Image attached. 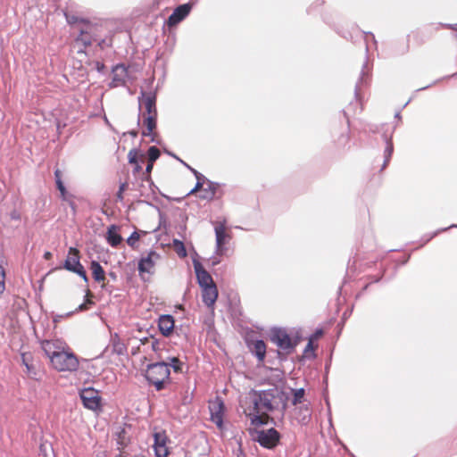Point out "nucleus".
<instances>
[{
    "label": "nucleus",
    "mask_w": 457,
    "mask_h": 457,
    "mask_svg": "<svg viewBox=\"0 0 457 457\" xmlns=\"http://www.w3.org/2000/svg\"><path fill=\"white\" fill-rule=\"evenodd\" d=\"M140 239V235L138 232L134 231L130 237L127 239L128 245L132 248H137V243Z\"/></svg>",
    "instance_id": "4c0bfd02"
},
{
    "label": "nucleus",
    "mask_w": 457,
    "mask_h": 457,
    "mask_svg": "<svg viewBox=\"0 0 457 457\" xmlns=\"http://www.w3.org/2000/svg\"><path fill=\"white\" fill-rule=\"evenodd\" d=\"M425 43L424 36L418 30H413L407 35V43L405 51H409L411 45L414 48H419Z\"/></svg>",
    "instance_id": "b1692460"
},
{
    "label": "nucleus",
    "mask_w": 457,
    "mask_h": 457,
    "mask_svg": "<svg viewBox=\"0 0 457 457\" xmlns=\"http://www.w3.org/2000/svg\"><path fill=\"white\" fill-rule=\"evenodd\" d=\"M170 371L169 364L164 361H157L147 365L145 378L157 391L162 390L170 383Z\"/></svg>",
    "instance_id": "7ed1b4c3"
},
{
    "label": "nucleus",
    "mask_w": 457,
    "mask_h": 457,
    "mask_svg": "<svg viewBox=\"0 0 457 457\" xmlns=\"http://www.w3.org/2000/svg\"><path fill=\"white\" fill-rule=\"evenodd\" d=\"M148 161L150 162H154L160 157V150L156 146H151L148 151Z\"/></svg>",
    "instance_id": "c9c22d12"
},
{
    "label": "nucleus",
    "mask_w": 457,
    "mask_h": 457,
    "mask_svg": "<svg viewBox=\"0 0 457 457\" xmlns=\"http://www.w3.org/2000/svg\"><path fill=\"white\" fill-rule=\"evenodd\" d=\"M323 335V331L321 329H318L315 331L314 334H312L310 337V339L313 340L314 342L317 341L320 337H321Z\"/></svg>",
    "instance_id": "c03bdc74"
},
{
    "label": "nucleus",
    "mask_w": 457,
    "mask_h": 457,
    "mask_svg": "<svg viewBox=\"0 0 457 457\" xmlns=\"http://www.w3.org/2000/svg\"><path fill=\"white\" fill-rule=\"evenodd\" d=\"M317 347H318V345H315L314 341L309 338L308 344L303 350V355L306 358L314 357L315 356L314 352L317 349Z\"/></svg>",
    "instance_id": "c756f323"
},
{
    "label": "nucleus",
    "mask_w": 457,
    "mask_h": 457,
    "mask_svg": "<svg viewBox=\"0 0 457 457\" xmlns=\"http://www.w3.org/2000/svg\"><path fill=\"white\" fill-rule=\"evenodd\" d=\"M66 21L71 25H76L78 29H79V27L81 26L80 21L83 20L82 18H79L74 14H71L68 12H65Z\"/></svg>",
    "instance_id": "72a5a7b5"
},
{
    "label": "nucleus",
    "mask_w": 457,
    "mask_h": 457,
    "mask_svg": "<svg viewBox=\"0 0 457 457\" xmlns=\"http://www.w3.org/2000/svg\"><path fill=\"white\" fill-rule=\"evenodd\" d=\"M79 251L75 247H70L63 268L69 271L80 276L85 281H87V276L83 265L80 263Z\"/></svg>",
    "instance_id": "423d86ee"
},
{
    "label": "nucleus",
    "mask_w": 457,
    "mask_h": 457,
    "mask_svg": "<svg viewBox=\"0 0 457 457\" xmlns=\"http://www.w3.org/2000/svg\"><path fill=\"white\" fill-rule=\"evenodd\" d=\"M52 256H53V255H52V253H51L50 252H46V253H44V258H45L46 260H50V259H52Z\"/></svg>",
    "instance_id": "09e8293b"
},
{
    "label": "nucleus",
    "mask_w": 457,
    "mask_h": 457,
    "mask_svg": "<svg viewBox=\"0 0 457 457\" xmlns=\"http://www.w3.org/2000/svg\"><path fill=\"white\" fill-rule=\"evenodd\" d=\"M157 124V116H145L143 117V126L145 129L142 131L144 137H150L154 140V130Z\"/></svg>",
    "instance_id": "5701e85b"
},
{
    "label": "nucleus",
    "mask_w": 457,
    "mask_h": 457,
    "mask_svg": "<svg viewBox=\"0 0 457 457\" xmlns=\"http://www.w3.org/2000/svg\"><path fill=\"white\" fill-rule=\"evenodd\" d=\"M109 349L112 352V353H115L118 356L125 355L127 352V347L125 344L120 339V337L117 335L112 338Z\"/></svg>",
    "instance_id": "393cba45"
},
{
    "label": "nucleus",
    "mask_w": 457,
    "mask_h": 457,
    "mask_svg": "<svg viewBox=\"0 0 457 457\" xmlns=\"http://www.w3.org/2000/svg\"><path fill=\"white\" fill-rule=\"evenodd\" d=\"M90 270L92 271V276L96 282H104L105 280V272L98 262H91Z\"/></svg>",
    "instance_id": "a878e982"
},
{
    "label": "nucleus",
    "mask_w": 457,
    "mask_h": 457,
    "mask_svg": "<svg viewBox=\"0 0 457 457\" xmlns=\"http://www.w3.org/2000/svg\"><path fill=\"white\" fill-rule=\"evenodd\" d=\"M104 41L100 42V43H99V46H100L101 47H103V44H104Z\"/></svg>",
    "instance_id": "5fc2aeb1"
},
{
    "label": "nucleus",
    "mask_w": 457,
    "mask_h": 457,
    "mask_svg": "<svg viewBox=\"0 0 457 457\" xmlns=\"http://www.w3.org/2000/svg\"><path fill=\"white\" fill-rule=\"evenodd\" d=\"M216 194V186L211 182H208L207 187L202 190V195H200L203 199H212Z\"/></svg>",
    "instance_id": "cd10ccee"
},
{
    "label": "nucleus",
    "mask_w": 457,
    "mask_h": 457,
    "mask_svg": "<svg viewBox=\"0 0 457 457\" xmlns=\"http://www.w3.org/2000/svg\"><path fill=\"white\" fill-rule=\"evenodd\" d=\"M105 238L111 246L117 247L120 245L123 240L120 234V227L116 225H111L107 229Z\"/></svg>",
    "instance_id": "412c9836"
},
{
    "label": "nucleus",
    "mask_w": 457,
    "mask_h": 457,
    "mask_svg": "<svg viewBox=\"0 0 457 457\" xmlns=\"http://www.w3.org/2000/svg\"><path fill=\"white\" fill-rule=\"evenodd\" d=\"M153 167H154V162H150V161H148V163H147L146 168H145L146 173L149 174L151 172Z\"/></svg>",
    "instance_id": "49530a36"
},
{
    "label": "nucleus",
    "mask_w": 457,
    "mask_h": 457,
    "mask_svg": "<svg viewBox=\"0 0 457 457\" xmlns=\"http://www.w3.org/2000/svg\"><path fill=\"white\" fill-rule=\"evenodd\" d=\"M192 7L193 5L190 3L179 5L168 18L166 21L167 26L169 28L177 26L190 13Z\"/></svg>",
    "instance_id": "9b49d317"
},
{
    "label": "nucleus",
    "mask_w": 457,
    "mask_h": 457,
    "mask_svg": "<svg viewBox=\"0 0 457 457\" xmlns=\"http://www.w3.org/2000/svg\"><path fill=\"white\" fill-rule=\"evenodd\" d=\"M130 135H132L133 137H137V131H131Z\"/></svg>",
    "instance_id": "603ef678"
},
{
    "label": "nucleus",
    "mask_w": 457,
    "mask_h": 457,
    "mask_svg": "<svg viewBox=\"0 0 457 457\" xmlns=\"http://www.w3.org/2000/svg\"><path fill=\"white\" fill-rule=\"evenodd\" d=\"M248 347L252 353H253L257 359L259 363L262 364L264 362V359L266 356V344L263 340H255L247 343Z\"/></svg>",
    "instance_id": "aec40b11"
},
{
    "label": "nucleus",
    "mask_w": 457,
    "mask_h": 457,
    "mask_svg": "<svg viewBox=\"0 0 457 457\" xmlns=\"http://www.w3.org/2000/svg\"><path fill=\"white\" fill-rule=\"evenodd\" d=\"M134 165H135L134 172H138L142 169L139 164V162L135 163Z\"/></svg>",
    "instance_id": "8fccbe9b"
},
{
    "label": "nucleus",
    "mask_w": 457,
    "mask_h": 457,
    "mask_svg": "<svg viewBox=\"0 0 457 457\" xmlns=\"http://www.w3.org/2000/svg\"><path fill=\"white\" fill-rule=\"evenodd\" d=\"M53 448L46 443H42L39 445L38 457H52Z\"/></svg>",
    "instance_id": "7c9ffc66"
},
{
    "label": "nucleus",
    "mask_w": 457,
    "mask_h": 457,
    "mask_svg": "<svg viewBox=\"0 0 457 457\" xmlns=\"http://www.w3.org/2000/svg\"><path fill=\"white\" fill-rule=\"evenodd\" d=\"M341 139H342V141H343V144H344V145H345V144H346V143L348 142V140H349V136H348V134L343 135V136L341 137Z\"/></svg>",
    "instance_id": "de8ad7c7"
},
{
    "label": "nucleus",
    "mask_w": 457,
    "mask_h": 457,
    "mask_svg": "<svg viewBox=\"0 0 457 457\" xmlns=\"http://www.w3.org/2000/svg\"><path fill=\"white\" fill-rule=\"evenodd\" d=\"M128 70L123 64H118L112 69L111 86L113 87L123 86L126 83Z\"/></svg>",
    "instance_id": "f3484780"
},
{
    "label": "nucleus",
    "mask_w": 457,
    "mask_h": 457,
    "mask_svg": "<svg viewBox=\"0 0 457 457\" xmlns=\"http://www.w3.org/2000/svg\"><path fill=\"white\" fill-rule=\"evenodd\" d=\"M57 188L61 193L62 198L66 200L67 191L62 181H58Z\"/></svg>",
    "instance_id": "79ce46f5"
},
{
    "label": "nucleus",
    "mask_w": 457,
    "mask_h": 457,
    "mask_svg": "<svg viewBox=\"0 0 457 457\" xmlns=\"http://www.w3.org/2000/svg\"><path fill=\"white\" fill-rule=\"evenodd\" d=\"M202 298L204 304L213 307L218 298V288L215 284L201 288Z\"/></svg>",
    "instance_id": "6ab92c4d"
},
{
    "label": "nucleus",
    "mask_w": 457,
    "mask_h": 457,
    "mask_svg": "<svg viewBox=\"0 0 457 457\" xmlns=\"http://www.w3.org/2000/svg\"><path fill=\"white\" fill-rule=\"evenodd\" d=\"M161 343L154 337L132 341L130 353L133 356L139 355L140 361H154L161 359Z\"/></svg>",
    "instance_id": "f03ea898"
},
{
    "label": "nucleus",
    "mask_w": 457,
    "mask_h": 457,
    "mask_svg": "<svg viewBox=\"0 0 457 457\" xmlns=\"http://www.w3.org/2000/svg\"><path fill=\"white\" fill-rule=\"evenodd\" d=\"M211 420L219 427L221 428L224 415V403L220 398H216L210 403L209 405Z\"/></svg>",
    "instance_id": "ddd939ff"
},
{
    "label": "nucleus",
    "mask_w": 457,
    "mask_h": 457,
    "mask_svg": "<svg viewBox=\"0 0 457 457\" xmlns=\"http://www.w3.org/2000/svg\"><path fill=\"white\" fill-rule=\"evenodd\" d=\"M79 52L83 53V52H84V49H83V48H80V49H79Z\"/></svg>",
    "instance_id": "6e6d98bb"
},
{
    "label": "nucleus",
    "mask_w": 457,
    "mask_h": 457,
    "mask_svg": "<svg viewBox=\"0 0 457 457\" xmlns=\"http://www.w3.org/2000/svg\"><path fill=\"white\" fill-rule=\"evenodd\" d=\"M81 26L79 27V35L76 37V44H80L83 48L92 45L99 35L100 27L94 24L87 20L80 21Z\"/></svg>",
    "instance_id": "20e7f679"
},
{
    "label": "nucleus",
    "mask_w": 457,
    "mask_h": 457,
    "mask_svg": "<svg viewBox=\"0 0 457 457\" xmlns=\"http://www.w3.org/2000/svg\"><path fill=\"white\" fill-rule=\"evenodd\" d=\"M201 457H208V453L206 447L203 449V453H200Z\"/></svg>",
    "instance_id": "3c124183"
},
{
    "label": "nucleus",
    "mask_w": 457,
    "mask_h": 457,
    "mask_svg": "<svg viewBox=\"0 0 457 457\" xmlns=\"http://www.w3.org/2000/svg\"><path fill=\"white\" fill-rule=\"evenodd\" d=\"M168 437L164 432L154 434V448L156 457H167L169 450L167 446Z\"/></svg>",
    "instance_id": "2eb2a0df"
},
{
    "label": "nucleus",
    "mask_w": 457,
    "mask_h": 457,
    "mask_svg": "<svg viewBox=\"0 0 457 457\" xmlns=\"http://www.w3.org/2000/svg\"><path fill=\"white\" fill-rule=\"evenodd\" d=\"M293 395H294V397L292 400V403L294 405L301 403L304 397V389L303 388L295 389V390H293Z\"/></svg>",
    "instance_id": "473e14b6"
},
{
    "label": "nucleus",
    "mask_w": 457,
    "mask_h": 457,
    "mask_svg": "<svg viewBox=\"0 0 457 457\" xmlns=\"http://www.w3.org/2000/svg\"><path fill=\"white\" fill-rule=\"evenodd\" d=\"M129 187L128 182L121 183L119 188V191L117 192L116 197L117 200L122 201L123 200V193L126 191Z\"/></svg>",
    "instance_id": "58836bf2"
},
{
    "label": "nucleus",
    "mask_w": 457,
    "mask_h": 457,
    "mask_svg": "<svg viewBox=\"0 0 457 457\" xmlns=\"http://www.w3.org/2000/svg\"><path fill=\"white\" fill-rule=\"evenodd\" d=\"M80 398L83 403V405L92 411H96L100 409L101 406V397L99 395L98 391L94 388L88 387L85 388L80 392Z\"/></svg>",
    "instance_id": "6e6552de"
},
{
    "label": "nucleus",
    "mask_w": 457,
    "mask_h": 457,
    "mask_svg": "<svg viewBox=\"0 0 457 457\" xmlns=\"http://www.w3.org/2000/svg\"><path fill=\"white\" fill-rule=\"evenodd\" d=\"M195 176H196V179H197V182L195 186V187L193 189L190 190V192L188 193V195H194L195 194L196 192H202L203 190V187H204V183L201 181V179H202V175L199 174L196 170H194Z\"/></svg>",
    "instance_id": "e433bc0d"
},
{
    "label": "nucleus",
    "mask_w": 457,
    "mask_h": 457,
    "mask_svg": "<svg viewBox=\"0 0 457 457\" xmlns=\"http://www.w3.org/2000/svg\"><path fill=\"white\" fill-rule=\"evenodd\" d=\"M271 341L287 353H292L299 342L297 338H293L285 329L280 328L273 332Z\"/></svg>",
    "instance_id": "0eeeda50"
},
{
    "label": "nucleus",
    "mask_w": 457,
    "mask_h": 457,
    "mask_svg": "<svg viewBox=\"0 0 457 457\" xmlns=\"http://www.w3.org/2000/svg\"><path fill=\"white\" fill-rule=\"evenodd\" d=\"M12 217L13 219H18V218H19V216H18V215H15L14 213H12Z\"/></svg>",
    "instance_id": "864d4df0"
},
{
    "label": "nucleus",
    "mask_w": 457,
    "mask_h": 457,
    "mask_svg": "<svg viewBox=\"0 0 457 457\" xmlns=\"http://www.w3.org/2000/svg\"><path fill=\"white\" fill-rule=\"evenodd\" d=\"M216 245L219 253H222L225 250V245L229 241L230 235L227 227L223 223L215 226Z\"/></svg>",
    "instance_id": "4468645a"
},
{
    "label": "nucleus",
    "mask_w": 457,
    "mask_h": 457,
    "mask_svg": "<svg viewBox=\"0 0 457 457\" xmlns=\"http://www.w3.org/2000/svg\"><path fill=\"white\" fill-rule=\"evenodd\" d=\"M393 151H394L393 143L391 141H387L386 146L385 149V162H384L383 167H386L387 165V163L389 162L390 158L393 154Z\"/></svg>",
    "instance_id": "f704fd0d"
},
{
    "label": "nucleus",
    "mask_w": 457,
    "mask_h": 457,
    "mask_svg": "<svg viewBox=\"0 0 457 457\" xmlns=\"http://www.w3.org/2000/svg\"><path fill=\"white\" fill-rule=\"evenodd\" d=\"M142 104L145 107V112L143 113V117L145 116H157V109H156V97L154 95L151 93H143L142 94Z\"/></svg>",
    "instance_id": "dca6fc26"
},
{
    "label": "nucleus",
    "mask_w": 457,
    "mask_h": 457,
    "mask_svg": "<svg viewBox=\"0 0 457 457\" xmlns=\"http://www.w3.org/2000/svg\"><path fill=\"white\" fill-rule=\"evenodd\" d=\"M171 366H172L174 371H176V372H179L181 370V363H180L179 360L176 357H173L171 359Z\"/></svg>",
    "instance_id": "a19ab883"
},
{
    "label": "nucleus",
    "mask_w": 457,
    "mask_h": 457,
    "mask_svg": "<svg viewBox=\"0 0 457 457\" xmlns=\"http://www.w3.org/2000/svg\"><path fill=\"white\" fill-rule=\"evenodd\" d=\"M158 327L163 336H169L174 329V319L171 315H162L159 318Z\"/></svg>",
    "instance_id": "4be33fe9"
},
{
    "label": "nucleus",
    "mask_w": 457,
    "mask_h": 457,
    "mask_svg": "<svg viewBox=\"0 0 457 457\" xmlns=\"http://www.w3.org/2000/svg\"><path fill=\"white\" fill-rule=\"evenodd\" d=\"M4 278H5L4 270L0 265V295L4 293V288H5Z\"/></svg>",
    "instance_id": "ea45409f"
},
{
    "label": "nucleus",
    "mask_w": 457,
    "mask_h": 457,
    "mask_svg": "<svg viewBox=\"0 0 457 457\" xmlns=\"http://www.w3.org/2000/svg\"><path fill=\"white\" fill-rule=\"evenodd\" d=\"M160 257L155 251H150L146 256L142 257L138 263L139 273H154V266Z\"/></svg>",
    "instance_id": "f8f14e48"
},
{
    "label": "nucleus",
    "mask_w": 457,
    "mask_h": 457,
    "mask_svg": "<svg viewBox=\"0 0 457 457\" xmlns=\"http://www.w3.org/2000/svg\"><path fill=\"white\" fill-rule=\"evenodd\" d=\"M195 270L201 288L215 284L210 273L200 264H195Z\"/></svg>",
    "instance_id": "a211bd4d"
},
{
    "label": "nucleus",
    "mask_w": 457,
    "mask_h": 457,
    "mask_svg": "<svg viewBox=\"0 0 457 457\" xmlns=\"http://www.w3.org/2000/svg\"><path fill=\"white\" fill-rule=\"evenodd\" d=\"M32 354L30 353H21V362L26 367L29 373L34 372L35 367L32 363Z\"/></svg>",
    "instance_id": "bb28decb"
},
{
    "label": "nucleus",
    "mask_w": 457,
    "mask_h": 457,
    "mask_svg": "<svg viewBox=\"0 0 457 457\" xmlns=\"http://www.w3.org/2000/svg\"><path fill=\"white\" fill-rule=\"evenodd\" d=\"M129 162L131 164H135V163L138 162V157H137V154L136 152L130 151L129 153Z\"/></svg>",
    "instance_id": "37998d69"
},
{
    "label": "nucleus",
    "mask_w": 457,
    "mask_h": 457,
    "mask_svg": "<svg viewBox=\"0 0 457 457\" xmlns=\"http://www.w3.org/2000/svg\"><path fill=\"white\" fill-rule=\"evenodd\" d=\"M92 297H93L92 293L90 292V290H87V295H86V300L83 303H81L79 306L78 310L80 312L88 310L95 303L92 301Z\"/></svg>",
    "instance_id": "2f4dec72"
},
{
    "label": "nucleus",
    "mask_w": 457,
    "mask_h": 457,
    "mask_svg": "<svg viewBox=\"0 0 457 457\" xmlns=\"http://www.w3.org/2000/svg\"><path fill=\"white\" fill-rule=\"evenodd\" d=\"M55 182L56 186L58 185V181H62V172L60 170H55L54 171Z\"/></svg>",
    "instance_id": "a18cd8bd"
},
{
    "label": "nucleus",
    "mask_w": 457,
    "mask_h": 457,
    "mask_svg": "<svg viewBox=\"0 0 457 457\" xmlns=\"http://www.w3.org/2000/svg\"><path fill=\"white\" fill-rule=\"evenodd\" d=\"M279 440V434L274 428L257 431L256 441L263 447L273 448Z\"/></svg>",
    "instance_id": "1a4fd4ad"
},
{
    "label": "nucleus",
    "mask_w": 457,
    "mask_h": 457,
    "mask_svg": "<svg viewBox=\"0 0 457 457\" xmlns=\"http://www.w3.org/2000/svg\"><path fill=\"white\" fill-rule=\"evenodd\" d=\"M52 366L58 371H73L79 367V360L76 355L63 349L58 355L50 361Z\"/></svg>",
    "instance_id": "39448f33"
},
{
    "label": "nucleus",
    "mask_w": 457,
    "mask_h": 457,
    "mask_svg": "<svg viewBox=\"0 0 457 457\" xmlns=\"http://www.w3.org/2000/svg\"><path fill=\"white\" fill-rule=\"evenodd\" d=\"M41 348L50 361H52L55 355H58L63 349H69L66 343L59 339L43 340L41 342Z\"/></svg>",
    "instance_id": "9d476101"
},
{
    "label": "nucleus",
    "mask_w": 457,
    "mask_h": 457,
    "mask_svg": "<svg viewBox=\"0 0 457 457\" xmlns=\"http://www.w3.org/2000/svg\"><path fill=\"white\" fill-rule=\"evenodd\" d=\"M173 249L179 257L185 258L187 256L186 247L181 241H179L178 239H174L173 240Z\"/></svg>",
    "instance_id": "c85d7f7f"
},
{
    "label": "nucleus",
    "mask_w": 457,
    "mask_h": 457,
    "mask_svg": "<svg viewBox=\"0 0 457 457\" xmlns=\"http://www.w3.org/2000/svg\"><path fill=\"white\" fill-rule=\"evenodd\" d=\"M277 394V389H269L253 394V412H250L249 415H253L251 420L253 425H263L268 422L270 417L267 411L275 408Z\"/></svg>",
    "instance_id": "f257e3e1"
}]
</instances>
